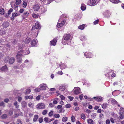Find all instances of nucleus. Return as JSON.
I'll use <instances>...</instances> for the list:
<instances>
[{
  "instance_id": "obj_49",
  "label": "nucleus",
  "mask_w": 124,
  "mask_h": 124,
  "mask_svg": "<svg viewBox=\"0 0 124 124\" xmlns=\"http://www.w3.org/2000/svg\"><path fill=\"white\" fill-rule=\"evenodd\" d=\"M27 5V3L25 2H23V7L24 8H25Z\"/></svg>"
},
{
  "instance_id": "obj_64",
  "label": "nucleus",
  "mask_w": 124,
  "mask_h": 124,
  "mask_svg": "<svg viewBox=\"0 0 124 124\" xmlns=\"http://www.w3.org/2000/svg\"><path fill=\"white\" fill-rule=\"evenodd\" d=\"M24 10V9H21L19 11V12L20 13H22Z\"/></svg>"
},
{
  "instance_id": "obj_13",
  "label": "nucleus",
  "mask_w": 124,
  "mask_h": 124,
  "mask_svg": "<svg viewBox=\"0 0 124 124\" xmlns=\"http://www.w3.org/2000/svg\"><path fill=\"white\" fill-rule=\"evenodd\" d=\"M6 34L5 30L4 28H1L0 30V34L1 35Z\"/></svg>"
},
{
  "instance_id": "obj_5",
  "label": "nucleus",
  "mask_w": 124,
  "mask_h": 124,
  "mask_svg": "<svg viewBox=\"0 0 124 124\" xmlns=\"http://www.w3.org/2000/svg\"><path fill=\"white\" fill-rule=\"evenodd\" d=\"M40 28L41 27H40L39 24L38 23H36L35 24L34 26H32V29L31 30V31L35 30V29H38Z\"/></svg>"
},
{
  "instance_id": "obj_47",
  "label": "nucleus",
  "mask_w": 124,
  "mask_h": 124,
  "mask_svg": "<svg viewBox=\"0 0 124 124\" xmlns=\"http://www.w3.org/2000/svg\"><path fill=\"white\" fill-rule=\"evenodd\" d=\"M47 112V111L46 110H45L42 113V114L43 115H45L46 114Z\"/></svg>"
},
{
  "instance_id": "obj_24",
  "label": "nucleus",
  "mask_w": 124,
  "mask_h": 124,
  "mask_svg": "<svg viewBox=\"0 0 124 124\" xmlns=\"http://www.w3.org/2000/svg\"><path fill=\"white\" fill-rule=\"evenodd\" d=\"M110 1L113 3L116 4L119 2V0H110Z\"/></svg>"
},
{
  "instance_id": "obj_16",
  "label": "nucleus",
  "mask_w": 124,
  "mask_h": 124,
  "mask_svg": "<svg viewBox=\"0 0 124 124\" xmlns=\"http://www.w3.org/2000/svg\"><path fill=\"white\" fill-rule=\"evenodd\" d=\"M31 39L30 37H28L25 40L24 42L26 44H28L30 42Z\"/></svg>"
},
{
  "instance_id": "obj_58",
  "label": "nucleus",
  "mask_w": 124,
  "mask_h": 124,
  "mask_svg": "<svg viewBox=\"0 0 124 124\" xmlns=\"http://www.w3.org/2000/svg\"><path fill=\"white\" fill-rule=\"evenodd\" d=\"M99 21V20H98V19L97 20L94 21L93 22V23L94 24H97L98 23Z\"/></svg>"
},
{
  "instance_id": "obj_51",
  "label": "nucleus",
  "mask_w": 124,
  "mask_h": 124,
  "mask_svg": "<svg viewBox=\"0 0 124 124\" xmlns=\"http://www.w3.org/2000/svg\"><path fill=\"white\" fill-rule=\"evenodd\" d=\"M65 107L67 108H69L71 107V105L70 104H67L65 105Z\"/></svg>"
},
{
  "instance_id": "obj_25",
  "label": "nucleus",
  "mask_w": 124,
  "mask_h": 124,
  "mask_svg": "<svg viewBox=\"0 0 124 124\" xmlns=\"http://www.w3.org/2000/svg\"><path fill=\"white\" fill-rule=\"evenodd\" d=\"M29 13L28 12H24V13L23 14V15H22V16H23V19H25V17H24V16H27L29 15Z\"/></svg>"
},
{
  "instance_id": "obj_60",
  "label": "nucleus",
  "mask_w": 124,
  "mask_h": 124,
  "mask_svg": "<svg viewBox=\"0 0 124 124\" xmlns=\"http://www.w3.org/2000/svg\"><path fill=\"white\" fill-rule=\"evenodd\" d=\"M17 123L18 124H22L21 122L20 119H18L17 120Z\"/></svg>"
},
{
  "instance_id": "obj_46",
  "label": "nucleus",
  "mask_w": 124,
  "mask_h": 124,
  "mask_svg": "<svg viewBox=\"0 0 124 124\" xmlns=\"http://www.w3.org/2000/svg\"><path fill=\"white\" fill-rule=\"evenodd\" d=\"M48 118L47 117H45L44 119V120L45 121L46 123H49L48 121Z\"/></svg>"
},
{
  "instance_id": "obj_20",
  "label": "nucleus",
  "mask_w": 124,
  "mask_h": 124,
  "mask_svg": "<svg viewBox=\"0 0 124 124\" xmlns=\"http://www.w3.org/2000/svg\"><path fill=\"white\" fill-rule=\"evenodd\" d=\"M102 100V97L100 96H98L97 97L96 101H100Z\"/></svg>"
},
{
  "instance_id": "obj_57",
  "label": "nucleus",
  "mask_w": 124,
  "mask_h": 124,
  "mask_svg": "<svg viewBox=\"0 0 124 124\" xmlns=\"http://www.w3.org/2000/svg\"><path fill=\"white\" fill-rule=\"evenodd\" d=\"M68 98L70 99V101L73 100L74 99V98L73 97L70 96H69L68 97Z\"/></svg>"
},
{
  "instance_id": "obj_53",
  "label": "nucleus",
  "mask_w": 124,
  "mask_h": 124,
  "mask_svg": "<svg viewBox=\"0 0 124 124\" xmlns=\"http://www.w3.org/2000/svg\"><path fill=\"white\" fill-rule=\"evenodd\" d=\"M54 0H48L47 1V4H49L52 2Z\"/></svg>"
},
{
  "instance_id": "obj_1",
  "label": "nucleus",
  "mask_w": 124,
  "mask_h": 124,
  "mask_svg": "<svg viewBox=\"0 0 124 124\" xmlns=\"http://www.w3.org/2000/svg\"><path fill=\"white\" fill-rule=\"evenodd\" d=\"M25 51H24L23 50H21L19 51L16 55L17 58V61L18 62L21 63L22 62V59L21 58V56H23V54H24V55L28 54L29 53H26Z\"/></svg>"
},
{
  "instance_id": "obj_33",
  "label": "nucleus",
  "mask_w": 124,
  "mask_h": 124,
  "mask_svg": "<svg viewBox=\"0 0 124 124\" xmlns=\"http://www.w3.org/2000/svg\"><path fill=\"white\" fill-rule=\"evenodd\" d=\"M4 10L3 8H2L0 9V14L3 15L4 14Z\"/></svg>"
},
{
  "instance_id": "obj_45",
  "label": "nucleus",
  "mask_w": 124,
  "mask_h": 124,
  "mask_svg": "<svg viewBox=\"0 0 124 124\" xmlns=\"http://www.w3.org/2000/svg\"><path fill=\"white\" fill-rule=\"evenodd\" d=\"M71 121L72 122H75V118L74 117V116H72L71 118Z\"/></svg>"
},
{
  "instance_id": "obj_59",
  "label": "nucleus",
  "mask_w": 124,
  "mask_h": 124,
  "mask_svg": "<svg viewBox=\"0 0 124 124\" xmlns=\"http://www.w3.org/2000/svg\"><path fill=\"white\" fill-rule=\"evenodd\" d=\"M62 107V105H59L57 106V108L58 109H59L61 108Z\"/></svg>"
},
{
  "instance_id": "obj_4",
  "label": "nucleus",
  "mask_w": 124,
  "mask_h": 124,
  "mask_svg": "<svg viewBox=\"0 0 124 124\" xmlns=\"http://www.w3.org/2000/svg\"><path fill=\"white\" fill-rule=\"evenodd\" d=\"M45 107L44 104L42 103H39L37 105V108L39 109H44Z\"/></svg>"
},
{
  "instance_id": "obj_11",
  "label": "nucleus",
  "mask_w": 124,
  "mask_h": 124,
  "mask_svg": "<svg viewBox=\"0 0 124 124\" xmlns=\"http://www.w3.org/2000/svg\"><path fill=\"white\" fill-rule=\"evenodd\" d=\"M65 85H62L60 87L59 90L61 91H64L65 90Z\"/></svg>"
},
{
  "instance_id": "obj_52",
  "label": "nucleus",
  "mask_w": 124,
  "mask_h": 124,
  "mask_svg": "<svg viewBox=\"0 0 124 124\" xmlns=\"http://www.w3.org/2000/svg\"><path fill=\"white\" fill-rule=\"evenodd\" d=\"M40 87L39 88H38L35 89V91L36 92H39L40 91Z\"/></svg>"
},
{
  "instance_id": "obj_2",
  "label": "nucleus",
  "mask_w": 124,
  "mask_h": 124,
  "mask_svg": "<svg viewBox=\"0 0 124 124\" xmlns=\"http://www.w3.org/2000/svg\"><path fill=\"white\" fill-rule=\"evenodd\" d=\"M70 35L69 34L64 35L62 39V43L63 44H68V42L70 38Z\"/></svg>"
},
{
  "instance_id": "obj_41",
  "label": "nucleus",
  "mask_w": 124,
  "mask_h": 124,
  "mask_svg": "<svg viewBox=\"0 0 124 124\" xmlns=\"http://www.w3.org/2000/svg\"><path fill=\"white\" fill-rule=\"evenodd\" d=\"M81 118L82 119L85 120V115L84 114H82L81 115Z\"/></svg>"
},
{
  "instance_id": "obj_42",
  "label": "nucleus",
  "mask_w": 124,
  "mask_h": 124,
  "mask_svg": "<svg viewBox=\"0 0 124 124\" xmlns=\"http://www.w3.org/2000/svg\"><path fill=\"white\" fill-rule=\"evenodd\" d=\"M9 115H11L13 114V111L12 109H10L9 111Z\"/></svg>"
},
{
  "instance_id": "obj_28",
  "label": "nucleus",
  "mask_w": 124,
  "mask_h": 124,
  "mask_svg": "<svg viewBox=\"0 0 124 124\" xmlns=\"http://www.w3.org/2000/svg\"><path fill=\"white\" fill-rule=\"evenodd\" d=\"M108 104L106 103H104L103 105H102V108L105 109H106V108L107 107Z\"/></svg>"
},
{
  "instance_id": "obj_29",
  "label": "nucleus",
  "mask_w": 124,
  "mask_h": 124,
  "mask_svg": "<svg viewBox=\"0 0 124 124\" xmlns=\"http://www.w3.org/2000/svg\"><path fill=\"white\" fill-rule=\"evenodd\" d=\"M25 98L26 99H31L33 98V97L31 96H25Z\"/></svg>"
},
{
  "instance_id": "obj_32",
  "label": "nucleus",
  "mask_w": 124,
  "mask_h": 124,
  "mask_svg": "<svg viewBox=\"0 0 124 124\" xmlns=\"http://www.w3.org/2000/svg\"><path fill=\"white\" fill-rule=\"evenodd\" d=\"M96 0H90L91 4L92 5H93L96 3Z\"/></svg>"
},
{
  "instance_id": "obj_22",
  "label": "nucleus",
  "mask_w": 124,
  "mask_h": 124,
  "mask_svg": "<svg viewBox=\"0 0 124 124\" xmlns=\"http://www.w3.org/2000/svg\"><path fill=\"white\" fill-rule=\"evenodd\" d=\"M59 67L61 68L62 70L64 69L66 67V66L63 64H61L59 65Z\"/></svg>"
},
{
  "instance_id": "obj_37",
  "label": "nucleus",
  "mask_w": 124,
  "mask_h": 124,
  "mask_svg": "<svg viewBox=\"0 0 124 124\" xmlns=\"http://www.w3.org/2000/svg\"><path fill=\"white\" fill-rule=\"evenodd\" d=\"M68 118L67 117H63L62 119V120L63 122H65L67 121Z\"/></svg>"
},
{
  "instance_id": "obj_56",
  "label": "nucleus",
  "mask_w": 124,
  "mask_h": 124,
  "mask_svg": "<svg viewBox=\"0 0 124 124\" xmlns=\"http://www.w3.org/2000/svg\"><path fill=\"white\" fill-rule=\"evenodd\" d=\"M22 99V98L20 96H19L18 97V101H19V102H20Z\"/></svg>"
},
{
  "instance_id": "obj_61",
  "label": "nucleus",
  "mask_w": 124,
  "mask_h": 124,
  "mask_svg": "<svg viewBox=\"0 0 124 124\" xmlns=\"http://www.w3.org/2000/svg\"><path fill=\"white\" fill-rule=\"evenodd\" d=\"M40 96L39 95L37 96L36 97V99L37 100H39L40 98Z\"/></svg>"
},
{
  "instance_id": "obj_43",
  "label": "nucleus",
  "mask_w": 124,
  "mask_h": 124,
  "mask_svg": "<svg viewBox=\"0 0 124 124\" xmlns=\"http://www.w3.org/2000/svg\"><path fill=\"white\" fill-rule=\"evenodd\" d=\"M9 57L8 56L6 57L4 60V62L5 63H7L9 60Z\"/></svg>"
},
{
  "instance_id": "obj_8",
  "label": "nucleus",
  "mask_w": 124,
  "mask_h": 124,
  "mask_svg": "<svg viewBox=\"0 0 124 124\" xmlns=\"http://www.w3.org/2000/svg\"><path fill=\"white\" fill-rule=\"evenodd\" d=\"M20 15V14H17V13H13L12 14V17L10 18L13 21L14 20L15 17H16L17 16Z\"/></svg>"
},
{
  "instance_id": "obj_26",
  "label": "nucleus",
  "mask_w": 124,
  "mask_h": 124,
  "mask_svg": "<svg viewBox=\"0 0 124 124\" xmlns=\"http://www.w3.org/2000/svg\"><path fill=\"white\" fill-rule=\"evenodd\" d=\"M32 17L34 18H37L39 16V15L37 14L33 13L32 15Z\"/></svg>"
},
{
  "instance_id": "obj_36",
  "label": "nucleus",
  "mask_w": 124,
  "mask_h": 124,
  "mask_svg": "<svg viewBox=\"0 0 124 124\" xmlns=\"http://www.w3.org/2000/svg\"><path fill=\"white\" fill-rule=\"evenodd\" d=\"M31 92V90L30 89H28L26 90L25 94L26 95L29 93Z\"/></svg>"
},
{
  "instance_id": "obj_44",
  "label": "nucleus",
  "mask_w": 124,
  "mask_h": 124,
  "mask_svg": "<svg viewBox=\"0 0 124 124\" xmlns=\"http://www.w3.org/2000/svg\"><path fill=\"white\" fill-rule=\"evenodd\" d=\"M13 11V9L12 8H10L8 11V14L9 15Z\"/></svg>"
},
{
  "instance_id": "obj_40",
  "label": "nucleus",
  "mask_w": 124,
  "mask_h": 124,
  "mask_svg": "<svg viewBox=\"0 0 124 124\" xmlns=\"http://www.w3.org/2000/svg\"><path fill=\"white\" fill-rule=\"evenodd\" d=\"M7 117V115L6 114L2 115L1 116V117L2 119H5Z\"/></svg>"
},
{
  "instance_id": "obj_3",
  "label": "nucleus",
  "mask_w": 124,
  "mask_h": 124,
  "mask_svg": "<svg viewBox=\"0 0 124 124\" xmlns=\"http://www.w3.org/2000/svg\"><path fill=\"white\" fill-rule=\"evenodd\" d=\"M63 16H61V18L59 20L58 23L57 24V26L58 28H60L61 27L63 26L64 24L65 23V21L64 20H62L61 19L63 17Z\"/></svg>"
},
{
  "instance_id": "obj_18",
  "label": "nucleus",
  "mask_w": 124,
  "mask_h": 124,
  "mask_svg": "<svg viewBox=\"0 0 124 124\" xmlns=\"http://www.w3.org/2000/svg\"><path fill=\"white\" fill-rule=\"evenodd\" d=\"M1 70L3 71H5L8 70V68L6 65H5L2 67L0 69Z\"/></svg>"
},
{
  "instance_id": "obj_6",
  "label": "nucleus",
  "mask_w": 124,
  "mask_h": 124,
  "mask_svg": "<svg viewBox=\"0 0 124 124\" xmlns=\"http://www.w3.org/2000/svg\"><path fill=\"white\" fill-rule=\"evenodd\" d=\"M9 25V23L7 21H5L2 24V26L4 28H6L8 27Z\"/></svg>"
},
{
  "instance_id": "obj_23",
  "label": "nucleus",
  "mask_w": 124,
  "mask_h": 124,
  "mask_svg": "<svg viewBox=\"0 0 124 124\" xmlns=\"http://www.w3.org/2000/svg\"><path fill=\"white\" fill-rule=\"evenodd\" d=\"M31 45L33 46H35L36 44V41L34 40H32L31 42Z\"/></svg>"
},
{
  "instance_id": "obj_50",
  "label": "nucleus",
  "mask_w": 124,
  "mask_h": 124,
  "mask_svg": "<svg viewBox=\"0 0 124 124\" xmlns=\"http://www.w3.org/2000/svg\"><path fill=\"white\" fill-rule=\"evenodd\" d=\"M60 97L61 98V99L62 100H64L65 98V97L62 95H60Z\"/></svg>"
},
{
  "instance_id": "obj_15",
  "label": "nucleus",
  "mask_w": 124,
  "mask_h": 124,
  "mask_svg": "<svg viewBox=\"0 0 124 124\" xmlns=\"http://www.w3.org/2000/svg\"><path fill=\"white\" fill-rule=\"evenodd\" d=\"M109 101L112 105H115L117 103V101L115 99H110Z\"/></svg>"
},
{
  "instance_id": "obj_62",
  "label": "nucleus",
  "mask_w": 124,
  "mask_h": 124,
  "mask_svg": "<svg viewBox=\"0 0 124 124\" xmlns=\"http://www.w3.org/2000/svg\"><path fill=\"white\" fill-rule=\"evenodd\" d=\"M64 109L63 108H62L60 110V112H62L63 113L64 112Z\"/></svg>"
},
{
  "instance_id": "obj_34",
  "label": "nucleus",
  "mask_w": 124,
  "mask_h": 124,
  "mask_svg": "<svg viewBox=\"0 0 124 124\" xmlns=\"http://www.w3.org/2000/svg\"><path fill=\"white\" fill-rule=\"evenodd\" d=\"M81 9L82 10H84L85 9V5H81Z\"/></svg>"
},
{
  "instance_id": "obj_27",
  "label": "nucleus",
  "mask_w": 124,
  "mask_h": 124,
  "mask_svg": "<svg viewBox=\"0 0 124 124\" xmlns=\"http://www.w3.org/2000/svg\"><path fill=\"white\" fill-rule=\"evenodd\" d=\"M87 122L88 123L90 124H93V120L91 119H88L87 120Z\"/></svg>"
},
{
  "instance_id": "obj_31",
  "label": "nucleus",
  "mask_w": 124,
  "mask_h": 124,
  "mask_svg": "<svg viewBox=\"0 0 124 124\" xmlns=\"http://www.w3.org/2000/svg\"><path fill=\"white\" fill-rule=\"evenodd\" d=\"M84 24H82L81 25H80L78 26V28L81 30H83L84 28Z\"/></svg>"
},
{
  "instance_id": "obj_17",
  "label": "nucleus",
  "mask_w": 124,
  "mask_h": 124,
  "mask_svg": "<svg viewBox=\"0 0 124 124\" xmlns=\"http://www.w3.org/2000/svg\"><path fill=\"white\" fill-rule=\"evenodd\" d=\"M44 85L45 86H44V85L43 84L41 85H40L39 87H40V89L41 90H46V86H46V84H45Z\"/></svg>"
},
{
  "instance_id": "obj_14",
  "label": "nucleus",
  "mask_w": 124,
  "mask_h": 124,
  "mask_svg": "<svg viewBox=\"0 0 124 124\" xmlns=\"http://www.w3.org/2000/svg\"><path fill=\"white\" fill-rule=\"evenodd\" d=\"M21 0H16V5H15V4H14L15 8H17L18 6H17V5L20 4L21 3Z\"/></svg>"
},
{
  "instance_id": "obj_39",
  "label": "nucleus",
  "mask_w": 124,
  "mask_h": 124,
  "mask_svg": "<svg viewBox=\"0 0 124 124\" xmlns=\"http://www.w3.org/2000/svg\"><path fill=\"white\" fill-rule=\"evenodd\" d=\"M124 109L123 108H121L120 109L119 114H124Z\"/></svg>"
},
{
  "instance_id": "obj_63",
  "label": "nucleus",
  "mask_w": 124,
  "mask_h": 124,
  "mask_svg": "<svg viewBox=\"0 0 124 124\" xmlns=\"http://www.w3.org/2000/svg\"><path fill=\"white\" fill-rule=\"evenodd\" d=\"M4 103L3 101H2L0 103V106H4Z\"/></svg>"
},
{
  "instance_id": "obj_10",
  "label": "nucleus",
  "mask_w": 124,
  "mask_h": 124,
  "mask_svg": "<svg viewBox=\"0 0 124 124\" xmlns=\"http://www.w3.org/2000/svg\"><path fill=\"white\" fill-rule=\"evenodd\" d=\"M40 8V6L38 5H34L33 7L34 11H37L39 10Z\"/></svg>"
},
{
  "instance_id": "obj_35",
  "label": "nucleus",
  "mask_w": 124,
  "mask_h": 124,
  "mask_svg": "<svg viewBox=\"0 0 124 124\" xmlns=\"http://www.w3.org/2000/svg\"><path fill=\"white\" fill-rule=\"evenodd\" d=\"M42 11L43 12H45L47 10V8L46 7H43L42 9Z\"/></svg>"
},
{
  "instance_id": "obj_9",
  "label": "nucleus",
  "mask_w": 124,
  "mask_h": 124,
  "mask_svg": "<svg viewBox=\"0 0 124 124\" xmlns=\"http://www.w3.org/2000/svg\"><path fill=\"white\" fill-rule=\"evenodd\" d=\"M80 89L78 87H77V88L75 90L74 92V93L75 94H78L80 93Z\"/></svg>"
},
{
  "instance_id": "obj_54",
  "label": "nucleus",
  "mask_w": 124,
  "mask_h": 124,
  "mask_svg": "<svg viewBox=\"0 0 124 124\" xmlns=\"http://www.w3.org/2000/svg\"><path fill=\"white\" fill-rule=\"evenodd\" d=\"M54 117L55 118H59L60 117V115L59 114H55L54 115Z\"/></svg>"
},
{
  "instance_id": "obj_38",
  "label": "nucleus",
  "mask_w": 124,
  "mask_h": 124,
  "mask_svg": "<svg viewBox=\"0 0 124 124\" xmlns=\"http://www.w3.org/2000/svg\"><path fill=\"white\" fill-rule=\"evenodd\" d=\"M53 114V112L51 110L48 114V115L50 116H52Z\"/></svg>"
},
{
  "instance_id": "obj_30",
  "label": "nucleus",
  "mask_w": 124,
  "mask_h": 124,
  "mask_svg": "<svg viewBox=\"0 0 124 124\" xmlns=\"http://www.w3.org/2000/svg\"><path fill=\"white\" fill-rule=\"evenodd\" d=\"M85 55L87 58H90L91 57V55L88 54L87 52H86L85 54Z\"/></svg>"
},
{
  "instance_id": "obj_19",
  "label": "nucleus",
  "mask_w": 124,
  "mask_h": 124,
  "mask_svg": "<svg viewBox=\"0 0 124 124\" xmlns=\"http://www.w3.org/2000/svg\"><path fill=\"white\" fill-rule=\"evenodd\" d=\"M22 107L23 108H25L27 106V103L25 101H23L21 103Z\"/></svg>"
},
{
  "instance_id": "obj_12",
  "label": "nucleus",
  "mask_w": 124,
  "mask_h": 124,
  "mask_svg": "<svg viewBox=\"0 0 124 124\" xmlns=\"http://www.w3.org/2000/svg\"><path fill=\"white\" fill-rule=\"evenodd\" d=\"M15 59L13 57H11L9 60V63L10 64H13L15 61Z\"/></svg>"
},
{
  "instance_id": "obj_48",
  "label": "nucleus",
  "mask_w": 124,
  "mask_h": 124,
  "mask_svg": "<svg viewBox=\"0 0 124 124\" xmlns=\"http://www.w3.org/2000/svg\"><path fill=\"white\" fill-rule=\"evenodd\" d=\"M43 121V118L42 117H40L39 118V121L40 123H41Z\"/></svg>"
},
{
  "instance_id": "obj_7",
  "label": "nucleus",
  "mask_w": 124,
  "mask_h": 124,
  "mask_svg": "<svg viewBox=\"0 0 124 124\" xmlns=\"http://www.w3.org/2000/svg\"><path fill=\"white\" fill-rule=\"evenodd\" d=\"M57 41V39L56 38H55L52 41H50V43L52 45L55 46L56 45Z\"/></svg>"
},
{
  "instance_id": "obj_55",
  "label": "nucleus",
  "mask_w": 124,
  "mask_h": 124,
  "mask_svg": "<svg viewBox=\"0 0 124 124\" xmlns=\"http://www.w3.org/2000/svg\"><path fill=\"white\" fill-rule=\"evenodd\" d=\"M120 114V115L119 116V118L121 119H123L124 118V116L122 115L123 114Z\"/></svg>"
},
{
  "instance_id": "obj_21",
  "label": "nucleus",
  "mask_w": 124,
  "mask_h": 124,
  "mask_svg": "<svg viewBox=\"0 0 124 124\" xmlns=\"http://www.w3.org/2000/svg\"><path fill=\"white\" fill-rule=\"evenodd\" d=\"M39 117V116L38 115H34L33 119V121L35 122L37 121V120Z\"/></svg>"
}]
</instances>
